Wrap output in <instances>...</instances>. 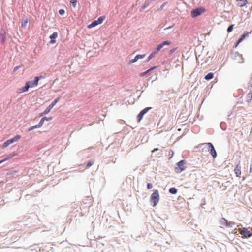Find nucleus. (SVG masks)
<instances>
[{
  "label": "nucleus",
  "mask_w": 252,
  "mask_h": 252,
  "mask_svg": "<svg viewBox=\"0 0 252 252\" xmlns=\"http://www.w3.org/2000/svg\"><path fill=\"white\" fill-rule=\"evenodd\" d=\"M201 146H208L206 148L208 149L212 157L214 158L217 157V153L212 143L210 142L203 143L200 145V147Z\"/></svg>",
  "instance_id": "nucleus-1"
},
{
  "label": "nucleus",
  "mask_w": 252,
  "mask_h": 252,
  "mask_svg": "<svg viewBox=\"0 0 252 252\" xmlns=\"http://www.w3.org/2000/svg\"><path fill=\"white\" fill-rule=\"evenodd\" d=\"M159 200V194L158 190H155L151 194L150 201L153 204V206H156Z\"/></svg>",
  "instance_id": "nucleus-2"
},
{
  "label": "nucleus",
  "mask_w": 252,
  "mask_h": 252,
  "mask_svg": "<svg viewBox=\"0 0 252 252\" xmlns=\"http://www.w3.org/2000/svg\"><path fill=\"white\" fill-rule=\"evenodd\" d=\"M205 11V8L203 7H198L195 9H192L190 12V15L192 17L195 18L201 14L204 13Z\"/></svg>",
  "instance_id": "nucleus-3"
},
{
  "label": "nucleus",
  "mask_w": 252,
  "mask_h": 252,
  "mask_svg": "<svg viewBox=\"0 0 252 252\" xmlns=\"http://www.w3.org/2000/svg\"><path fill=\"white\" fill-rule=\"evenodd\" d=\"M186 161L185 160H181L176 163L177 167L175 168L176 173H181L182 171L186 169L187 167L185 166Z\"/></svg>",
  "instance_id": "nucleus-4"
},
{
  "label": "nucleus",
  "mask_w": 252,
  "mask_h": 252,
  "mask_svg": "<svg viewBox=\"0 0 252 252\" xmlns=\"http://www.w3.org/2000/svg\"><path fill=\"white\" fill-rule=\"evenodd\" d=\"M41 78H43V77L42 76H36L34 78L33 81H29L26 82L28 84L29 88H33L38 85V82Z\"/></svg>",
  "instance_id": "nucleus-5"
},
{
  "label": "nucleus",
  "mask_w": 252,
  "mask_h": 252,
  "mask_svg": "<svg viewBox=\"0 0 252 252\" xmlns=\"http://www.w3.org/2000/svg\"><path fill=\"white\" fill-rule=\"evenodd\" d=\"M105 16H100L97 20L93 21L88 26V28L90 29L101 24L105 19Z\"/></svg>",
  "instance_id": "nucleus-6"
},
{
  "label": "nucleus",
  "mask_w": 252,
  "mask_h": 252,
  "mask_svg": "<svg viewBox=\"0 0 252 252\" xmlns=\"http://www.w3.org/2000/svg\"><path fill=\"white\" fill-rule=\"evenodd\" d=\"M20 138H21L20 135H15L13 138H10V139L7 140L6 141H5L3 145V147L4 148L7 147L10 144L18 141L20 139Z\"/></svg>",
  "instance_id": "nucleus-7"
},
{
  "label": "nucleus",
  "mask_w": 252,
  "mask_h": 252,
  "mask_svg": "<svg viewBox=\"0 0 252 252\" xmlns=\"http://www.w3.org/2000/svg\"><path fill=\"white\" fill-rule=\"evenodd\" d=\"M252 228L251 230H248V229L245 227L242 228V229H240L239 230V232L243 236L246 238H250L252 236V232L251 231Z\"/></svg>",
  "instance_id": "nucleus-8"
},
{
  "label": "nucleus",
  "mask_w": 252,
  "mask_h": 252,
  "mask_svg": "<svg viewBox=\"0 0 252 252\" xmlns=\"http://www.w3.org/2000/svg\"><path fill=\"white\" fill-rule=\"evenodd\" d=\"M61 97H58L56 98L49 105V106L44 110L43 114H47L50 111V110L52 109V108L57 104V103L60 100Z\"/></svg>",
  "instance_id": "nucleus-9"
},
{
  "label": "nucleus",
  "mask_w": 252,
  "mask_h": 252,
  "mask_svg": "<svg viewBox=\"0 0 252 252\" xmlns=\"http://www.w3.org/2000/svg\"><path fill=\"white\" fill-rule=\"evenodd\" d=\"M220 224L224 225L227 227H231L232 224H235L234 222H229L228 220L224 218H222L220 220Z\"/></svg>",
  "instance_id": "nucleus-10"
},
{
  "label": "nucleus",
  "mask_w": 252,
  "mask_h": 252,
  "mask_svg": "<svg viewBox=\"0 0 252 252\" xmlns=\"http://www.w3.org/2000/svg\"><path fill=\"white\" fill-rule=\"evenodd\" d=\"M240 161H239L238 163L236 165L234 168V172L235 174L237 177H240L241 175V167L240 165Z\"/></svg>",
  "instance_id": "nucleus-11"
},
{
  "label": "nucleus",
  "mask_w": 252,
  "mask_h": 252,
  "mask_svg": "<svg viewBox=\"0 0 252 252\" xmlns=\"http://www.w3.org/2000/svg\"><path fill=\"white\" fill-rule=\"evenodd\" d=\"M146 56V55L145 54H143V55H141V54H138V55H137L134 59L131 60L129 61V64H130L132 63H134L136 62H137L139 59H143Z\"/></svg>",
  "instance_id": "nucleus-12"
},
{
  "label": "nucleus",
  "mask_w": 252,
  "mask_h": 252,
  "mask_svg": "<svg viewBox=\"0 0 252 252\" xmlns=\"http://www.w3.org/2000/svg\"><path fill=\"white\" fill-rule=\"evenodd\" d=\"M58 37V33L57 32H54L52 34H51L49 38L50 39V41L49 42V43L51 44H53L56 42V39Z\"/></svg>",
  "instance_id": "nucleus-13"
},
{
  "label": "nucleus",
  "mask_w": 252,
  "mask_h": 252,
  "mask_svg": "<svg viewBox=\"0 0 252 252\" xmlns=\"http://www.w3.org/2000/svg\"><path fill=\"white\" fill-rule=\"evenodd\" d=\"M5 34H6V32H5V30L3 28H2L1 30V31H0V36L1 41L2 43H4L6 40Z\"/></svg>",
  "instance_id": "nucleus-14"
},
{
  "label": "nucleus",
  "mask_w": 252,
  "mask_h": 252,
  "mask_svg": "<svg viewBox=\"0 0 252 252\" xmlns=\"http://www.w3.org/2000/svg\"><path fill=\"white\" fill-rule=\"evenodd\" d=\"M29 89V87H28V84L27 83V82H26L24 86H23L20 88H19L18 89L17 92L18 93H21L23 92H27L28 91Z\"/></svg>",
  "instance_id": "nucleus-15"
},
{
  "label": "nucleus",
  "mask_w": 252,
  "mask_h": 252,
  "mask_svg": "<svg viewBox=\"0 0 252 252\" xmlns=\"http://www.w3.org/2000/svg\"><path fill=\"white\" fill-rule=\"evenodd\" d=\"M251 33V32H244L242 35L239 38V42H241L246 37L248 36L249 33Z\"/></svg>",
  "instance_id": "nucleus-16"
},
{
  "label": "nucleus",
  "mask_w": 252,
  "mask_h": 252,
  "mask_svg": "<svg viewBox=\"0 0 252 252\" xmlns=\"http://www.w3.org/2000/svg\"><path fill=\"white\" fill-rule=\"evenodd\" d=\"M15 155H16V154H10L9 155H6L4 158L3 159L0 160V161H1V163L5 161L8 160V159H9L10 158H11Z\"/></svg>",
  "instance_id": "nucleus-17"
},
{
  "label": "nucleus",
  "mask_w": 252,
  "mask_h": 252,
  "mask_svg": "<svg viewBox=\"0 0 252 252\" xmlns=\"http://www.w3.org/2000/svg\"><path fill=\"white\" fill-rule=\"evenodd\" d=\"M214 77V74L212 72L208 73L207 75L204 77V79L207 80H210L212 79Z\"/></svg>",
  "instance_id": "nucleus-18"
},
{
  "label": "nucleus",
  "mask_w": 252,
  "mask_h": 252,
  "mask_svg": "<svg viewBox=\"0 0 252 252\" xmlns=\"http://www.w3.org/2000/svg\"><path fill=\"white\" fill-rule=\"evenodd\" d=\"M238 5L240 7H243L247 4V0H239L238 1Z\"/></svg>",
  "instance_id": "nucleus-19"
},
{
  "label": "nucleus",
  "mask_w": 252,
  "mask_h": 252,
  "mask_svg": "<svg viewBox=\"0 0 252 252\" xmlns=\"http://www.w3.org/2000/svg\"><path fill=\"white\" fill-rule=\"evenodd\" d=\"M169 192L172 194H175L177 192V189L175 187H172L169 189Z\"/></svg>",
  "instance_id": "nucleus-20"
},
{
  "label": "nucleus",
  "mask_w": 252,
  "mask_h": 252,
  "mask_svg": "<svg viewBox=\"0 0 252 252\" xmlns=\"http://www.w3.org/2000/svg\"><path fill=\"white\" fill-rule=\"evenodd\" d=\"M246 99L248 102H251L252 101V94L249 92L247 95Z\"/></svg>",
  "instance_id": "nucleus-21"
},
{
  "label": "nucleus",
  "mask_w": 252,
  "mask_h": 252,
  "mask_svg": "<svg viewBox=\"0 0 252 252\" xmlns=\"http://www.w3.org/2000/svg\"><path fill=\"white\" fill-rule=\"evenodd\" d=\"M144 115V114L141 111H140L137 117V121L138 122H140V121L142 119Z\"/></svg>",
  "instance_id": "nucleus-22"
},
{
  "label": "nucleus",
  "mask_w": 252,
  "mask_h": 252,
  "mask_svg": "<svg viewBox=\"0 0 252 252\" xmlns=\"http://www.w3.org/2000/svg\"><path fill=\"white\" fill-rule=\"evenodd\" d=\"M149 5V2H145L143 5L141 7V8L140 9L139 11L140 12L143 11L147 7H148Z\"/></svg>",
  "instance_id": "nucleus-23"
},
{
  "label": "nucleus",
  "mask_w": 252,
  "mask_h": 252,
  "mask_svg": "<svg viewBox=\"0 0 252 252\" xmlns=\"http://www.w3.org/2000/svg\"><path fill=\"white\" fill-rule=\"evenodd\" d=\"M39 127H40V126H38V124H37V125H36L35 126H31L30 128H29L28 131H30L32 130H33L34 129L38 128H39Z\"/></svg>",
  "instance_id": "nucleus-24"
},
{
  "label": "nucleus",
  "mask_w": 252,
  "mask_h": 252,
  "mask_svg": "<svg viewBox=\"0 0 252 252\" xmlns=\"http://www.w3.org/2000/svg\"><path fill=\"white\" fill-rule=\"evenodd\" d=\"M28 22V20L27 19L25 20L23 22H22L21 27L22 28H25Z\"/></svg>",
  "instance_id": "nucleus-25"
},
{
  "label": "nucleus",
  "mask_w": 252,
  "mask_h": 252,
  "mask_svg": "<svg viewBox=\"0 0 252 252\" xmlns=\"http://www.w3.org/2000/svg\"><path fill=\"white\" fill-rule=\"evenodd\" d=\"M94 161L93 160H90L87 163L86 167V168H89L90 167L92 166L94 164Z\"/></svg>",
  "instance_id": "nucleus-26"
},
{
  "label": "nucleus",
  "mask_w": 252,
  "mask_h": 252,
  "mask_svg": "<svg viewBox=\"0 0 252 252\" xmlns=\"http://www.w3.org/2000/svg\"><path fill=\"white\" fill-rule=\"evenodd\" d=\"M77 0H71L70 1V4L73 6V7H76L77 5Z\"/></svg>",
  "instance_id": "nucleus-27"
},
{
  "label": "nucleus",
  "mask_w": 252,
  "mask_h": 252,
  "mask_svg": "<svg viewBox=\"0 0 252 252\" xmlns=\"http://www.w3.org/2000/svg\"><path fill=\"white\" fill-rule=\"evenodd\" d=\"M156 55L152 52L147 58V62H149L151 59L155 57Z\"/></svg>",
  "instance_id": "nucleus-28"
},
{
  "label": "nucleus",
  "mask_w": 252,
  "mask_h": 252,
  "mask_svg": "<svg viewBox=\"0 0 252 252\" xmlns=\"http://www.w3.org/2000/svg\"><path fill=\"white\" fill-rule=\"evenodd\" d=\"M152 107H146L141 111L145 115L149 110H151Z\"/></svg>",
  "instance_id": "nucleus-29"
},
{
  "label": "nucleus",
  "mask_w": 252,
  "mask_h": 252,
  "mask_svg": "<svg viewBox=\"0 0 252 252\" xmlns=\"http://www.w3.org/2000/svg\"><path fill=\"white\" fill-rule=\"evenodd\" d=\"M45 119H46V117H43L41 119L40 121L38 123V126H40V127H41L42 126L43 123H44V121L45 120Z\"/></svg>",
  "instance_id": "nucleus-30"
},
{
  "label": "nucleus",
  "mask_w": 252,
  "mask_h": 252,
  "mask_svg": "<svg viewBox=\"0 0 252 252\" xmlns=\"http://www.w3.org/2000/svg\"><path fill=\"white\" fill-rule=\"evenodd\" d=\"M233 27H234V25L233 24H232V25H230L227 28V32H232V31L233 30Z\"/></svg>",
  "instance_id": "nucleus-31"
},
{
  "label": "nucleus",
  "mask_w": 252,
  "mask_h": 252,
  "mask_svg": "<svg viewBox=\"0 0 252 252\" xmlns=\"http://www.w3.org/2000/svg\"><path fill=\"white\" fill-rule=\"evenodd\" d=\"M161 43L163 45V46H164L165 45H170L171 42L169 41H165L162 42Z\"/></svg>",
  "instance_id": "nucleus-32"
},
{
  "label": "nucleus",
  "mask_w": 252,
  "mask_h": 252,
  "mask_svg": "<svg viewBox=\"0 0 252 252\" xmlns=\"http://www.w3.org/2000/svg\"><path fill=\"white\" fill-rule=\"evenodd\" d=\"M65 11L63 9H61L59 10V13L61 15H63L64 14Z\"/></svg>",
  "instance_id": "nucleus-33"
},
{
  "label": "nucleus",
  "mask_w": 252,
  "mask_h": 252,
  "mask_svg": "<svg viewBox=\"0 0 252 252\" xmlns=\"http://www.w3.org/2000/svg\"><path fill=\"white\" fill-rule=\"evenodd\" d=\"M163 47V46L162 44V43H161L158 45L157 48V50H158L159 51H160Z\"/></svg>",
  "instance_id": "nucleus-34"
},
{
  "label": "nucleus",
  "mask_w": 252,
  "mask_h": 252,
  "mask_svg": "<svg viewBox=\"0 0 252 252\" xmlns=\"http://www.w3.org/2000/svg\"><path fill=\"white\" fill-rule=\"evenodd\" d=\"M147 187L148 189H150L153 188V185L151 183H148Z\"/></svg>",
  "instance_id": "nucleus-35"
},
{
  "label": "nucleus",
  "mask_w": 252,
  "mask_h": 252,
  "mask_svg": "<svg viewBox=\"0 0 252 252\" xmlns=\"http://www.w3.org/2000/svg\"><path fill=\"white\" fill-rule=\"evenodd\" d=\"M150 72V70H146V71L144 72H142L140 74V76H144L145 75L147 74V73H148L149 72Z\"/></svg>",
  "instance_id": "nucleus-36"
},
{
  "label": "nucleus",
  "mask_w": 252,
  "mask_h": 252,
  "mask_svg": "<svg viewBox=\"0 0 252 252\" xmlns=\"http://www.w3.org/2000/svg\"><path fill=\"white\" fill-rule=\"evenodd\" d=\"M176 50V48H174L170 50V54L173 53Z\"/></svg>",
  "instance_id": "nucleus-37"
},
{
  "label": "nucleus",
  "mask_w": 252,
  "mask_h": 252,
  "mask_svg": "<svg viewBox=\"0 0 252 252\" xmlns=\"http://www.w3.org/2000/svg\"><path fill=\"white\" fill-rule=\"evenodd\" d=\"M248 88L250 90V93L252 94V84L249 86Z\"/></svg>",
  "instance_id": "nucleus-38"
},
{
  "label": "nucleus",
  "mask_w": 252,
  "mask_h": 252,
  "mask_svg": "<svg viewBox=\"0 0 252 252\" xmlns=\"http://www.w3.org/2000/svg\"><path fill=\"white\" fill-rule=\"evenodd\" d=\"M159 51L158 50H157V48H155L154 51H153V52L155 54V55H156Z\"/></svg>",
  "instance_id": "nucleus-39"
},
{
  "label": "nucleus",
  "mask_w": 252,
  "mask_h": 252,
  "mask_svg": "<svg viewBox=\"0 0 252 252\" xmlns=\"http://www.w3.org/2000/svg\"><path fill=\"white\" fill-rule=\"evenodd\" d=\"M19 67H19V66H15V67H14V69H13V71H14V72H16V71H17L19 69Z\"/></svg>",
  "instance_id": "nucleus-40"
},
{
  "label": "nucleus",
  "mask_w": 252,
  "mask_h": 252,
  "mask_svg": "<svg viewBox=\"0 0 252 252\" xmlns=\"http://www.w3.org/2000/svg\"><path fill=\"white\" fill-rule=\"evenodd\" d=\"M157 68V66H154L151 68H150L149 69H148L149 70H150V72L152 70H153L154 69H155V68Z\"/></svg>",
  "instance_id": "nucleus-41"
},
{
  "label": "nucleus",
  "mask_w": 252,
  "mask_h": 252,
  "mask_svg": "<svg viewBox=\"0 0 252 252\" xmlns=\"http://www.w3.org/2000/svg\"><path fill=\"white\" fill-rule=\"evenodd\" d=\"M158 150H159L158 148H155V149H154L152 151V153H154V152H156V151H158Z\"/></svg>",
  "instance_id": "nucleus-42"
},
{
  "label": "nucleus",
  "mask_w": 252,
  "mask_h": 252,
  "mask_svg": "<svg viewBox=\"0 0 252 252\" xmlns=\"http://www.w3.org/2000/svg\"><path fill=\"white\" fill-rule=\"evenodd\" d=\"M52 119V117H48L47 118V117H46V119H45V120L46 121H50Z\"/></svg>",
  "instance_id": "nucleus-43"
},
{
  "label": "nucleus",
  "mask_w": 252,
  "mask_h": 252,
  "mask_svg": "<svg viewBox=\"0 0 252 252\" xmlns=\"http://www.w3.org/2000/svg\"><path fill=\"white\" fill-rule=\"evenodd\" d=\"M241 42H239V40H238L236 43H235V47L236 48V47Z\"/></svg>",
  "instance_id": "nucleus-44"
},
{
  "label": "nucleus",
  "mask_w": 252,
  "mask_h": 252,
  "mask_svg": "<svg viewBox=\"0 0 252 252\" xmlns=\"http://www.w3.org/2000/svg\"><path fill=\"white\" fill-rule=\"evenodd\" d=\"M173 26H174V25H173L172 26H169V27H166V28H165L164 29V30H167V29H170V28H172Z\"/></svg>",
  "instance_id": "nucleus-45"
},
{
  "label": "nucleus",
  "mask_w": 252,
  "mask_h": 252,
  "mask_svg": "<svg viewBox=\"0 0 252 252\" xmlns=\"http://www.w3.org/2000/svg\"><path fill=\"white\" fill-rule=\"evenodd\" d=\"M173 152L172 150H171V151L169 152V155H171V157H172V156H173Z\"/></svg>",
  "instance_id": "nucleus-46"
},
{
  "label": "nucleus",
  "mask_w": 252,
  "mask_h": 252,
  "mask_svg": "<svg viewBox=\"0 0 252 252\" xmlns=\"http://www.w3.org/2000/svg\"><path fill=\"white\" fill-rule=\"evenodd\" d=\"M116 158L115 159V160H114L113 159L112 160V161L113 162V163H115L116 162Z\"/></svg>",
  "instance_id": "nucleus-47"
},
{
  "label": "nucleus",
  "mask_w": 252,
  "mask_h": 252,
  "mask_svg": "<svg viewBox=\"0 0 252 252\" xmlns=\"http://www.w3.org/2000/svg\"><path fill=\"white\" fill-rule=\"evenodd\" d=\"M204 204H205V203H203V204H201V205H200V206H201V207H202V208H203V205H204Z\"/></svg>",
  "instance_id": "nucleus-48"
},
{
  "label": "nucleus",
  "mask_w": 252,
  "mask_h": 252,
  "mask_svg": "<svg viewBox=\"0 0 252 252\" xmlns=\"http://www.w3.org/2000/svg\"><path fill=\"white\" fill-rule=\"evenodd\" d=\"M165 4V3H164L163 4H162V6H161V8H162V7H164V5Z\"/></svg>",
  "instance_id": "nucleus-49"
},
{
  "label": "nucleus",
  "mask_w": 252,
  "mask_h": 252,
  "mask_svg": "<svg viewBox=\"0 0 252 252\" xmlns=\"http://www.w3.org/2000/svg\"><path fill=\"white\" fill-rule=\"evenodd\" d=\"M252 172V168L251 167L250 168V172Z\"/></svg>",
  "instance_id": "nucleus-50"
},
{
  "label": "nucleus",
  "mask_w": 252,
  "mask_h": 252,
  "mask_svg": "<svg viewBox=\"0 0 252 252\" xmlns=\"http://www.w3.org/2000/svg\"><path fill=\"white\" fill-rule=\"evenodd\" d=\"M1 163V161H0V164Z\"/></svg>",
  "instance_id": "nucleus-51"
}]
</instances>
